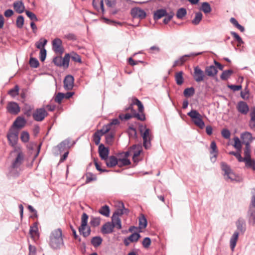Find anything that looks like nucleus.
<instances>
[{
  "label": "nucleus",
  "mask_w": 255,
  "mask_h": 255,
  "mask_svg": "<svg viewBox=\"0 0 255 255\" xmlns=\"http://www.w3.org/2000/svg\"><path fill=\"white\" fill-rule=\"evenodd\" d=\"M130 110L133 111L132 115L126 114L125 115L121 114L119 118L121 120H127L130 119L132 117L136 118L137 119L143 121L145 120V116L143 113L144 108L141 102L136 98H133L132 100V103L130 106L126 110Z\"/></svg>",
  "instance_id": "f257e3e1"
},
{
  "label": "nucleus",
  "mask_w": 255,
  "mask_h": 255,
  "mask_svg": "<svg viewBox=\"0 0 255 255\" xmlns=\"http://www.w3.org/2000/svg\"><path fill=\"white\" fill-rule=\"evenodd\" d=\"M49 245L54 250L59 249L64 245L61 229H55L51 233L49 236Z\"/></svg>",
  "instance_id": "f03ea898"
},
{
  "label": "nucleus",
  "mask_w": 255,
  "mask_h": 255,
  "mask_svg": "<svg viewBox=\"0 0 255 255\" xmlns=\"http://www.w3.org/2000/svg\"><path fill=\"white\" fill-rule=\"evenodd\" d=\"M140 131L143 140V146L146 149L149 148L151 146V140L152 139V134L151 130L145 127H140Z\"/></svg>",
  "instance_id": "7ed1b4c3"
},
{
  "label": "nucleus",
  "mask_w": 255,
  "mask_h": 255,
  "mask_svg": "<svg viewBox=\"0 0 255 255\" xmlns=\"http://www.w3.org/2000/svg\"><path fill=\"white\" fill-rule=\"evenodd\" d=\"M189 116L194 124L201 129L204 128L205 127V123L202 120L201 115L197 111L192 110L187 114Z\"/></svg>",
  "instance_id": "20e7f679"
},
{
  "label": "nucleus",
  "mask_w": 255,
  "mask_h": 255,
  "mask_svg": "<svg viewBox=\"0 0 255 255\" xmlns=\"http://www.w3.org/2000/svg\"><path fill=\"white\" fill-rule=\"evenodd\" d=\"M7 138L9 144L13 147L14 149L15 147H20L17 145L18 139V131L17 130L10 129L7 134Z\"/></svg>",
  "instance_id": "39448f33"
},
{
  "label": "nucleus",
  "mask_w": 255,
  "mask_h": 255,
  "mask_svg": "<svg viewBox=\"0 0 255 255\" xmlns=\"http://www.w3.org/2000/svg\"><path fill=\"white\" fill-rule=\"evenodd\" d=\"M221 168L224 172V175L226 180H230L231 181L237 180L238 177L226 163H221Z\"/></svg>",
  "instance_id": "423d86ee"
},
{
  "label": "nucleus",
  "mask_w": 255,
  "mask_h": 255,
  "mask_svg": "<svg viewBox=\"0 0 255 255\" xmlns=\"http://www.w3.org/2000/svg\"><path fill=\"white\" fill-rule=\"evenodd\" d=\"M70 60L69 54H66L63 58L61 56H57L53 59L54 64L60 67L67 68L69 66Z\"/></svg>",
  "instance_id": "0eeeda50"
},
{
  "label": "nucleus",
  "mask_w": 255,
  "mask_h": 255,
  "mask_svg": "<svg viewBox=\"0 0 255 255\" xmlns=\"http://www.w3.org/2000/svg\"><path fill=\"white\" fill-rule=\"evenodd\" d=\"M13 151L16 152L17 155L15 159L12 163V167L13 168H17L22 164L24 158V154L21 151V147H15Z\"/></svg>",
  "instance_id": "6e6552de"
},
{
  "label": "nucleus",
  "mask_w": 255,
  "mask_h": 255,
  "mask_svg": "<svg viewBox=\"0 0 255 255\" xmlns=\"http://www.w3.org/2000/svg\"><path fill=\"white\" fill-rule=\"evenodd\" d=\"M253 196L251 200V203L249 208L250 222L253 225L255 224V189L252 192Z\"/></svg>",
  "instance_id": "1a4fd4ad"
},
{
  "label": "nucleus",
  "mask_w": 255,
  "mask_h": 255,
  "mask_svg": "<svg viewBox=\"0 0 255 255\" xmlns=\"http://www.w3.org/2000/svg\"><path fill=\"white\" fill-rule=\"evenodd\" d=\"M47 115L46 111L44 108L37 109L33 114V119L38 122L42 121Z\"/></svg>",
  "instance_id": "9d476101"
},
{
  "label": "nucleus",
  "mask_w": 255,
  "mask_h": 255,
  "mask_svg": "<svg viewBox=\"0 0 255 255\" xmlns=\"http://www.w3.org/2000/svg\"><path fill=\"white\" fill-rule=\"evenodd\" d=\"M201 54V52H198V53H191L189 54L184 55L182 56H181L180 58L177 59L174 62V63L173 64V67H176L177 66H181L182 65L185 61L187 60V58L190 57H194L196 56H197L198 55H200Z\"/></svg>",
  "instance_id": "9b49d317"
},
{
  "label": "nucleus",
  "mask_w": 255,
  "mask_h": 255,
  "mask_svg": "<svg viewBox=\"0 0 255 255\" xmlns=\"http://www.w3.org/2000/svg\"><path fill=\"white\" fill-rule=\"evenodd\" d=\"M205 74L203 70H202L198 66H196L194 69V78L197 82H200L204 80Z\"/></svg>",
  "instance_id": "f8f14e48"
},
{
  "label": "nucleus",
  "mask_w": 255,
  "mask_h": 255,
  "mask_svg": "<svg viewBox=\"0 0 255 255\" xmlns=\"http://www.w3.org/2000/svg\"><path fill=\"white\" fill-rule=\"evenodd\" d=\"M140 238V235L139 233H134L128 237L125 238L124 243L126 246H128L130 243L137 242Z\"/></svg>",
  "instance_id": "ddd939ff"
},
{
  "label": "nucleus",
  "mask_w": 255,
  "mask_h": 255,
  "mask_svg": "<svg viewBox=\"0 0 255 255\" xmlns=\"http://www.w3.org/2000/svg\"><path fill=\"white\" fill-rule=\"evenodd\" d=\"M7 110L8 112L13 115H17L19 112L20 108L18 105L14 102H10L7 104Z\"/></svg>",
  "instance_id": "4468645a"
},
{
  "label": "nucleus",
  "mask_w": 255,
  "mask_h": 255,
  "mask_svg": "<svg viewBox=\"0 0 255 255\" xmlns=\"http://www.w3.org/2000/svg\"><path fill=\"white\" fill-rule=\"evenodd\" d=\"M53 49L56 53L62 54L63 49L62 46V41L59 38H56L52 42Z\"/></svg>",
  "instance_id": "2eb2a0df"
},
{
  "label": "nucleus",
  "mask_w": 255,
  "mask_h": 255,
  "mask_svg": "<svg viewBox=\"0 0 255 255\" xmlns=\"http://www.w3.org/2000/svg\"><path fill=\"white\" fill-rule=\"evenodd\" d=\"M131 14L133 17L140 19H143L146 16L145 11L138 7L132 8L131 10Z\"/></svg>",
  "instance_id": "dca6fc26"
},
{
  "label": "nucleus",
  "mask_w": 255,
  "mask_h": 255,
  "mask_svg": "<svg viewBox=\"0 0 255 255\" xmlns=\"http://www.w3.org/2000/svg\"><path fill=\"white\" fill-rule=\"evenodd\" d=\"M74 77L71 75H67L64 80V87L67 90H71L74 86Z\"/></svg>",
  "instance_id": "f3484780"
},
{
  "label": "nucleus",
  "mask_w": 255,
  "mask_h": 255,
  "mask_svg": "<svg viewBox=\"0 0 255 255\" xmlns=\"http://www.w3.org/2000/svg\"><path fill=\"white\" fill-rule=\"evenodd\" d=\"M237 109L239 112L244 115H246L249 110V108L247 104L243 101L239 102L238 103Z\"/></svg>",
  "instance_id": "a211bd4d"
},
{
  "label": "nucleus",
  "mask_w": 255,
  "mask_h": 255,
  "mask_svg": "<svg viewBox=\"0 0 255 255\" xmlns=\"http://www.w3.org/2000/svg\"><path fill=\"white\" fill-rule=\"evenodd\" d=\"M99 153L101 159L106 160L108 157L109 150L108 148L105 147L101 144L99 146Z\"/></svg>",
  "instance_id": "6ab92c4d"
},
{
  "label": "nucleus",
  "mask_w": 255,
  "mask_h": 255,
  "mask_svg": "<svg viewBox=\"0 0 255 255\" xmlns=\"http://www.w3.org/2000/svg\"><path fill=\"white\" fill-rule=\"evenodd\" d=\"M113 224L108 222L104 224L102 227L101 231L104 234L112 233L114 231Z\"/></svg>",
  "instance_id": "aec40b11"
},
{
  "label": "nucleus",
  "mask_w": 255,
  "mask_h": 255,
  "mask_svg": "<svg viewBox=\"0 0 255 255\" xmlns=\"http://www.w3.org/2000/svg\"><path fill=\"white\" fill-rule=\"evenodd\" d=\"M118 124H119V120L117 119H114L109 124L104 126L101 129V132L102 134H105L110 131L112 126Z\"/></svg>",
  "instance_id": "412c9836"
},
{
  "label": "nucleus",
  "mask_w": 255,
  "mask_h": 255,
  "mask_svg": "<svg viewBox=\"0 0 255 255\" xmlns=\"http://www.w3.org/2000/svg\"><path fill=\"white\" fill-rule=\"evenodd\" d=\"M111 222L113 224L114 228H116L118 229H121L122 228L121 220L116 214L113 215L112 221Z\"/></svg>",
  "instance_id": "4be33fe9"
},
{
  "label": "nucleus",
  "mask_w": 255,
  "mask_h": 255,
  "mask_svg": "<svg viewBox=\"0 0 255 255\" xmlns=\"http://www.w3.org/2000/svg\"><path fill=\"white\" fill-rule=\"evenodd\" d=\"M13 7L16 12L22 13L24 10V5L22 1H17L13 3Z\"/></svg>",
  "instance_id": "5701e85b"
},
{
  "label": "nucleus",
  "mask_w": 255,
  "mask_h": 255,
  "mask_svg": "<svg viewBox=\"0 0 255 255\" xmlns=\"http://www.w3.org/2000/svg\"><path fill=\"white\" fill-rule=\"evenodd\" d=\"M29 234L31 238L34 240L36 241L38 238V228L36 224L31 226L30 229Z\"/></svg>",
  "instance_id": "b1692460"
},
{
  "label": "nucleus",
  "mask_w": 255,
  "mask_h": 255,
  "mask_svg": "<svg viewBox=\"0 0 255 255\" xmlns=\"http://www.w3.org/2000/svg\"><path fill=\"white\" fill-rule=\"evenodd\" d=\"M239 234L238 232H235L230 239V247L232 251L234 250V249L236 246L237 242L239 238Z\"/></svg>",
  "instance_id": "393cba45"
},
{
  "label": "nucleus",
  "mask_w": 255,
  "mask_h": 255,
  "mask_svg": "<svg viewBox=\"0 0 255 255\" xmlns=\"http://www.w3.org/2000/svg\"><path fill=\"white\" fill-rule=\"evenodd\" d=\"M106 160V164L109 167H112L116 165H118V159L114 156H111L109 158L108 157Z\"/></svg>",
  "instance_id": "a878e982"
},
{
  "label": "nucleus",
  "mask_w": 255,
  "mask_h": 255,
  "mask_svg": "<svg viewBox=\"0 0 255 255\" xmlns=\"http://www.w3.org/2000/svg\"><path fill=\"white\" fill-rule=\"evenodd\" d=\"M26 124L25 120L21 117H18L16 118L13 123V126L17 128H23Z\"/></svg>",
  "instance_id": "bb28decb"
},
{
  "label": "nucleus",
  "mask_w": 255,
  "mask_h": 255,
  "mask_svg": "<svg viewBox=\"0 0 255 255\" xmlns=\"http://www.w3.org/2000/svg\"><path fill=\"white\" fill-rule=\"evenodd\" d=\"M251 120L249 122V126L251 129L255 131V108L251 109L250 113Z\"/></svg>",
  "instance_id": "cd10ccee"
},
{
  "label": "nucleus",
  "mask_w": 255,
  "mask_h": 255,
  "mask_svg": "<svg viewBox=\"0 0 255 255\" xmlns=\"http://www.w3.org/2000/svg\"><path fill=\"white\" fill-rule=\"evenodd\" d=\"M210 148H211L210 153L212 155H213V157H211V160H212V159L213 158H214V160H215L217 157L218 151L217 150V147L216 145V143L214 141H213L211 142V145H210Z\"/></svg>",
  "instance_id": "c85d7f7f"
},
{
  "label": "nucleus",
  "mask_w": 255,
  "mask_h": 255,
  "mask_svg": "<svg viewBox=\"0 0 255 255\" xmlns=\"http://www.w3.org/2000/svg\"><path fill=\"white\" fill-rule=\"evenodd\" d=\"M205 72L209 76L213 77L217 74L218 71L214 66H210L206 67Z\"/></svg>",
  "instance_id": "c756f323"
},
{
  "label": "nucleus",
  "mask_w": 255,
  "mask_h": 255,
  "mask_svg": "<svg viewBox=\"0 0 255 255\" xmlns=\"http://www.w3.org/2000/svg\"><path fill=\"white\" fill-rule=\"evenodd\" d=\"M119 208L118 209L114 214H116L118 217L124 214L127 213V210L125 208L124 204L120 202L119 203Z\"/></svg>",
  "instance_id": "7c9ffc66"
},
{
  "label": "nucleus",
  "mask_w": 255,
  "mask_h": 255,
  "mask_svg": "<svg viewBox=\"0 0 255 255\" xmlns=\"http://www.w3.org/2000/svg\"><path fill=\"white\" fill-rule=\"evenodd\" d=\"M244 154L245 156L244 158H243V162H245L248 160V159H252L250 155V146L248 143H247L246 145Z\"/></svg>",
  "instance_id": "2f4dec72"
},
{
  "label": "nucleus",
  "mask_w": 255,
  "mask_h": 255,
  "mask_svg": "<svg viewBox=\"0 0 255 255\" xmlns=\"http://www.w3.org/2000/svg\"><path fill=\"white\" fill-rule=\"evenodd\" d=\"M166 11L165 10L161 9L156 10L154 14V18L155 20H158L162 17L165 16Z\"/></svg>",
  "instance_id": "473e14b6"
},
{
  "label": "nucleus",
  "mask_w": 255,
  "mask_h": 255,
  "mask_svg": "<svg viewBox=\"0 0 255 255\" xmlns=\"http://www.w3.org/2000/svg\"><path fill=\"white\" fill-rule=\"evenodd\" d=\"M183 72L182 71H180L177 72L175 74V81L177 85H181L183 83Z\"/></svg>",
  "instance_id": "72a5a7b5"
},
{
  "label": "nucleus",
  "mask_w": 255,
  "mask_h": 255,
  "mask_svg": "<svg viewBox=\"0 0 255 255\" xmlns=\"http://www.w3.org/2000/svg\"><path fill=\"white\" fill-rule=\"evenodd\" d=\"M201 9L206 14L210 13L212 10L210 5L207 2H203L202 3Z\"/></svg>",
  "instance_id": "f704fd0d"
},
{
  "label": "nucleus",
  "mask_w": 255,
  "mask_h": 255,
  "mask_svg": "<svg viewBox=\"0 0 255 255\" xmlns=\"http://www.w3.org/2000/svg\"><path fill=\"white\" fill-rule=\"evenodd\" d=\"M147 226V221L146 218L144 216H142L139 219V227L138 228L140 230L139 231V233L141 232L140 230L142 229H144L146 228Z\"/></svg>",
  "instance_id": "c9c22d12"
},
{
  "label": "nucleus",
  "mask_w": 255,
  "mask_h": 255,
  "mask_svg": "<svg viewBox=\"0 0 255 255\" xmlns=\"http://www.w3.org/2000/svg\"><path fill=\"white\" fill-rule=\"evenodd\" d=\"M47 40L46 39L41 38L38 41L36 42L35 46L37 48L41 49H45L44 46L47 44Z\"/></svg>",
  "instance_id": "e433bc0d"
},
{
  "label": "nucleus",
  "mask_w": 255,
  "mask_h": 255,
  "mask_svg": "<svg viewBox=\"0 0 255 255\" xmlns=\"http://www.w3.org/2000/svg\"><path fill=\"white\" fill-rule=\"evenodd\" d=\"M79 231L80 234L82 235L84 237H88L90 235L91 230L90 228L86 225L85 227L81 230V226L79 228Z\"/></svg>",
  "instance_id": "4c0bfd02"
},
{
  "label": "nucleus",
  "mask_w": 255,
  "mask_h": 255,
  "mask_svg": "<svg viewBox=\"0 0 255 255\" xmlns=\"http://www.w3.org/2000/svg\"><path fill=\"white\" fill-rule=\"evenodd\" d=\"M130 164V161L127 158H124L123 157V158H119L118 159V165L119 167H122V166H124L128 165H129Z\"/></svg>",
  "instance_id": "58836bf2"
},
{
  "label": "nucleus",
  "mask_w": 255,
  "mask_h": 255,
  "mask_svg": "<svg viewBox=\"0 0 255 255\" xmlns=\"http://www.w3.org/2000/svg\"><path fill=\"white\" fill-rule=\"evenodd\" d=\"M99 212L102 215L109 217L110 216V209L109 206L105 205L103 206L100 210Z\"/></svg>",
  "instance_id": "ea45409f"
},
{
  "label": "nucleus",
  "mask_w": 255,
  "mask_h": 255,
  "mask_svg": "<svg viewBox=\"0 0 255 255\" xmlns=\"http://www.w3.org/2000/svg\"><path fill=\"white\" fill-rule=\"evenodd\" d=\"M245 163V166L247 168H251L253 171H255V160L251 159H248Z\"/></svg>",
  "instance_id": "a19ab883"
},
{
  "label": "nucleus",
  "mask_w": 255,
  "mask_h": 255,
  "mask_svg": "<svg viewBox=\"0 0 255 255\" xmlns=\"http://www.w3.org/2000/svg\"><path fill=\"white\" fill-rule=\"evenodd\" d=\"M19 88L18 85H15L13 89H10L8 94L12 98H14L19 94Z\"/></svg>",
  "instance_id": "79ce46f5"
},
{
  "label": "nucleus",
  "mask_w": 255,
  "mask_h": 255,
  "mask_svg": "<svg viewBox=\"0 0 255 255\" xmlns=\"http://www.w3.org/2000/svg\"><path fill=\"white\" fill-rule=\"evenodd\" d=\"M203 15L201 12H198L195 14V16L192 20V22L194 25L198 24L202 20Z\"/></svg>",
  "instance_id": "37998d69"
},
{
  "label": "nucleus",
  "mask_w": 255,
  "mask_h": 255,
  "mask_svg": "<svg viewBox=\"0 0 255 255\" xmlns=\"http://www.w3.org/2000/svg\"><path fill=\"white\" fill-rule=\"evenodd\" d=\"M234 147L238 151H241L242 143L238 137H235L234 138Z\"/></svg>",
  "instance_id": "c03bdc74"
},
{
  "label": "nucleus",
  "mask_w": 255,
  "mask_h": 255,
  "mask_svg": "<svg viewBox=\"0 0 255 255\" xmlns=\"http://www.w3.org/2000/svg\"><path fill=\"white\" fill-rule=\"evenodd\" d=\"M102 242V239L100 237H95L91 240L92 244L95 247L99 246Z\"/></svg>",
  "instance_id": "a18cd8bd"
},
{
  "label": "nucleus",
  "mask_w": 255,
  "mask_h": 255,
  "mask_svg": "<svg viewBox=\"0 0 255 255\" xmlns=\"http://www.w3.org/2000/svg\"><path fill=\"white\" fill-rule=\"evenodd\" d=\"M233 72L232 70L224 71L221 75V79L223 80H227L232 74Z\"/></svg>",
  "instance_id": "49530a36"
},
{
  "label": "nucleus",
  "mask_w": 255,
  "mask_h": 255,
  "mask_svg": "<svg viewBox=\"0 0 255 255\" xmlns=\"http://www.w3.org/2000/svg\"><path fill=\"white\" fill-rule=\"evenodd\" d=\"M88 219V216L86 213H84L82 215L81 219V230L85 228L86 225H87Z\"/></svg>",
  "instance_id": "de8ad7c7"
},
{
  "label": "nucleus",
  "mask_w": 255,
  "mask_h": 255,
  "mask_svg": "<svg viewBox=\"0 0 255 255\" xmlns=\"http://www.w3.org/2000/svg\"><path fill=\"white\" fill-rule=\"evenodd\" d=\"M187 14V11L184 8H179L176 13V16L177 18L179 19H182L183 17H184Z\"/></svg>",
  "instance_id": "09e8293b"
},
{
  "label": "nucleus",
  "mask_w": 255,
  "mask_h": 255,
  "mask_svg": "<svg viewBox=\"0 0 255 255\" xmlns=\"http://www.w3.org/2000/svg\"><path fill=\"white\" fill-rule=\"evenodd\" d=\"M20 139L24 143L27 142L29 140V134L28 132L23 131L21 133Z\"/></svg>",
  "instance_id": "8fccbe9b"
},
{
  "label": "nucleus",
  "mask_w": 255,
  "mask_h": 255,
  "mask_svg": "<svg viewBox=\"0 0 255 255\" xmlns=\"http://www.w3.org/2000/svg\"><path fill=\"white\" fill-rule=\"evenodd\" d=\"M136 148H137V150H135L133 152V160L135 161V158H137L140 154V152L141 151V147L140 146H137L136 145H133L131 147V150L135 149Z\"/></svg>",
  "instance_id": "3c124183"
},
{
  "label": "nucleus",
  "mask_w": 255,
  "mask_h": 255,
  "mask_svg": "<svg viewBox=\"0 0 255 255\" xmlns=\"http://www.w3.org/2000/svg\"><path fill=\"white\" fill-rule=\"evenodd\" d=\"M69 55L70 58L71 57L72 60L79 63L82 62L80 56L76 53L72 52L70 54H69Z\"/></svg>",
  "instance_id": "603ef678"
},
{
  "label": "nucleus",
  "mask_w": 255,
  "mask_h": 255,
  "mask_svg": "<svg viewBox=\"0 0 255 255\" xmlns=\"http://www.w3.org/2000/svg\"><path fill=\"white\" fill-rule=\"evenodd\" d=\"M101 132V130L99 131L96 132L94 135V141L96 145L99 144L101 139V136L103 135Z\"/></svg>",
  "instance_id": "864d4df0"
},
{
  "label": "nucleus",
  "mask_w": 255,
  "mask_h": 255,
  "mask_svg": "<svg viewBox=\"0 0 255 255\" xmlns=\"http://www.w3.org/2000/svg\"><path fill=\"white\" fill-rule=\"evenodd\" d=\"M195 93L194 89L192 87L186 88L184 90L183 94L185 97H190Z\"/></svg>",
  "instance_id": "5fc2aeb1"
},
{
  "label": "nucleus",
  "mask_w": 255,
  "mask_h": 255,
  "mask_svg": "<svg viewBox=\"0 0 255 255\" xmlns=\"http://www.w3.org/2000/svg\"><path fill=\"white\" fill-rule=\"evenodd\" d=\"M29 64L31 67L37 68L39 63L37 59L33 57H31L29 60Z\"/></svg>",
  "instance_id": "6e6d98bb"
},
{
  "label": "nucleus",
  "mask_w": 255,
  "mask_h": 255,
  "mask_svg": "<svg viewBox=\"0 0 255 255\" xmlns=\"http://www.w3.org/2000/svg\"><path fill=\"white\" fill-rule=\"evenodd\" d=\"M16 26L18 28H22L24 24V18L23 16L19 15L17 17L16 21Z\"/></svg>",
  "instance_id": "4d7b16f0"
},
{
  "label": "nucleus",
  "mask_w": 255,
  "mask_h": 255,
  "mask_svg": "<svg viewBox=\"0 0 255 255\" xmlns=\"http://www.w3.org/2000/svg\"><path fill=\"white\" fill-rule=\"evenodd\" d=\"M229 154L234 155L239 162H243V157L241 155V151L238 150L237 152L230 151L229 152Z\"/></svg>",
  "instance_id": "13d9d810"
},
{
  "label": "nucleus",
  "mask_w": 255,
  "mask_h": 255,
  "mask_svg": "<svg viewBox=\"0 0 255 255\" xmlns=\"http://www.w3.org/2000/svg\"><path fill=\"white\" fill-rule=\"evenodd\" d=\"M64 94L62 93H58L55 97V102L60 104L62 102V100L64 98Z\"/></svg>",
  "instance_id": "bf43d9fd"
},
{
  "label": "nucleus",
  "mask_w": 255,
  "mask_h": 255,
  "mask_svg": "<svg viewBox=\"0 0 255 255\" xmlns=\"http://www.w3.org/2000/svg\"><path fill=\"white\" fill-rule=\"evenodd\" d=\"M100 218H93L90 221V224L92 226L96 227L100 225Z\"/></svg>",
  "instance_id": "052dcab7"
},
{
  "label": "nucleus",
  "mask_w": 255,
  "mask_h": 255,
  "mask_svg": "<svg viewBox=\"0 0 255 255\" xmlns=\"http://www.w3.org/2000/svg\"><path fill=\"white\" fill-rule=\"evenodd\" d=\"M96 180V177L95 175H94L90 173L87 174L86 180V182L87 183H89L92 181Z\"/></svg>",
  "instance_id": "680f3d73"
},
{
  "label": "nucleus",
  "mask_w": 255,
  "mask_h": 255,
  "mask_svg": "<svg viewBox=\"0 0 255 255\" xmlns=\"http://www.w3.org/2000/svg\"><path fill=\"white\" fill-rule=\"evenodd\" d=\"M114 140V134L113 133H109L106 136V143L108 144L111 145Z\"/></svg>",
  "instance_id": "e2e57ef3"
},
{
  "label": "nucleus",
  "mask_w": 255,
  "mask_h": 255,
  "mask_svg": "<svg viewBox=\"0 0 255 255\" xmlns=\"http://www.w3.org/2000/svg\"><path fill=\"white\" fill-rule=\"evenodd\" d=\"M25 13H26V15L31 20H34V21H37L38 19H37V18L36 16L33 12H31L30 11H28V10H26L25 11Z\"/></svg>",
  "instance_id": "0e129e2a"
},
{
  "label": "nucleus",
  "mask_w": 255,
  "mask_h": 255,
  "mask_svg": "<svg viewBox=\"0 0 255 255\" xmlns=\"http://www.w3.org/2000/svg\"><path fill=\"white\" fill-rule=\"evenodd\" d=\"M142 246L145 248H148L151 244V240L149 238H145L142 241Z\"/></svg>",
  "instance_id": "69168bd1"
},
{
  "label": "nucleus",
  "mask_w": 255,
  "mask_h": 255,
  "mask_svg": "<svg viewBox=\"0 0 255 255\" xmlns=\"http://www.w3.org/2000/svg\"><path fill=\"white\" fill-rule=\"evenodd\" d=\"M221 134L223 137L225 138L229 139L231 136L230 131L227 129H223L221 131Z\"/></svg>",
  "instance_id": "338daca9"
},
{
  "label": "nucleus",
  "mask_w": 255,
  "mask_h": 255,
  "mask_svg": "<svg viewBox=\"0 0 255 255\" xmlns=\"http://www.w3.org/2000/svg\"><path fill=\"white\" fill-rule=\"evenodd\" d=\"M231 35L236 39V40L240 43H244L241 37L235 32H231Z\"/></svg>",
  "instance_id": "774afa93"
}]
</instances>
